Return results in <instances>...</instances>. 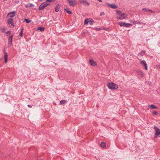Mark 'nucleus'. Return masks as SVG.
<instances>
[{
  "label": "nucleus",
  "instance_id": "1",
  "mask_svg": "<svg viewBox=\"0 0 160 160\" xmlns=\"http://www.w3.org/2000/svg\"><path fill=\"white\" fill-rule=\"evenodd\" d=\"M117 13L119 15V17L117 18V19H123L125 18L127 16L126 14L119 11H117Z\"/></svg>",
  "mask_w": 160,
  "mask_h": 160
},
{
  "label": "nucleus",
  "instance_id": "2",
  "mask_svg": "<svg viewBox=\"0 0 160 160\" xmlns=\"http://www.w3.org/2000/svg\"><path fill=\"white\" fill-rule=\"evenodd\" d=\"M107 86L109 88L112 90L116 89L118 88V86L112 82L108 83L107 85Z\"/></svg>",
  "mask_w": 160,
  "mask_h": 160
},
{
  "label": "nucleus",
  "instance_id": "3",
  "mask_svg": "<svg viewBox=\"0 0 160 160\" xmlns=\"http://www.w3.org/2000/svg\"><path fill=\"white\" fill-rule=\"evenodd\" d=\"M49 5L50 4L47 3V2H43L39 6L38 9L39 10H42L45 7Z\"/></svg>",
  "mask_w": 160,
  "mask_h": 160
},
{
  "label": "nucleus",
  "instance_id": "4",
  "mask_svg": "<svg viewBox=\"0 0 160 160\" xmlns=\"http://www.w3.org/2000/svg\"><path fill=\"white\" fill-rule=\"evenodd\" d=\"M153 128L155 131V132L154 134V137L155 138H157L160 134V130L159 128L156 126H154Z\"/></svg>",
  "mask_w": 160,
  "mask_h": 160
},
{
  "label": "nucleus",
  "instance_id": "5",
  "mask_svg": "<svg viewBox=\"0 0 160 160\" xmlns=\"http://www.w3.org/2000/svg\"><path fill=\"white\" fill-rule=\"evenodd\" d=\"M13 21V18H9L8 19V24L9 27L11 28H14V26Z\"/></svg>",
  "mask_w": 160,
  "mask_h": 160
},
{
  "label": "nucleus",
  "instance_id": "6",
  "mask_svg": "<svg viewBox=\"0 0 160 160\" xmlns=\"http://www.w3.org/2000/svg\"><path fill=\"white\" fill-rule=\"evenodd\" d=\"M68 2L69 5L72 7H74L77 4V1L76 0H67Z\"/></svg>",
  "mask_w": 160,
  "mask_h": 160
},
{
  "label": "nucleus",
  "instance_id": "7",
  "mask_svg": "<svg viewBox=\"0 0 160 160\" xmlns=\"http://www.w3.org/2000/svg\"><path fill=\"white\" fill-rule=\"evenodd\" d=\"M79 1L81 4H82L85 6H89L90 5V3L86 0H79Z\"/></svg>",
  "mask_w": 160,
  "mask_h": 160
},
{
  "label": "nucleus",
  "instance_id": "8",
  "mask_svg": "<svg viewBox=\"0 0 160 160\" xmlns=\"http://www.w3.org/2000/svg\"><path fill=\"white\" fill-rule=\"evenodd\" d=\"M16 12V11H13L11 12H9L7 16V17H9L10 18H13L14 17Z\"/></svg>",
  "mask_w": 160,
  "mask_h": 160
},
{
  "label": "nucleus",
  "instance_id": "9",
  "mask_svg": "<svg viewBox=\"0 0 160 160\" xmlns=\"http://www.w3.org/2000/svg\"><path fill=\"white\" fill-rule=\"evenodd\" d=\"M140 63L143 65V66L144 67L145 69L146 70H147L148 69V65L147 64V63L146 61L144 60H142L141 61Z\"/></svg>",
  "mask_w": 160,
  "mask_h": 160
},
{
  "label": "nucleus",
  "instance_id": "10",
  "mask_svg": "<svg viewBox=\"0 0 160 160\" xmlns=\"http://www.w3.org/2000/svg\"><path fill=\"white\" fill-rule=\"evenodd\" d=\"M12 38H13V36L11 35L9 37L8 39V45L11 46L12 44Z\"/></svg>",
  "mask_w": 160,
  "mask_h": 160
},
{
  "label": "nucleus",
  "instance_id": "11",
  "mask_svg": "<svg viewBox=\"0 0 160 160\" xmlns=\"http://www.w3.org/2000/svg\"><path fill=\"white\" fill-rule=\"evenodd\" d=\"M89 63L92 66H94L97 65V63L93 59L89 60Z\"/></svg>",
  "mask_w": 160,
  "mask_h": 160
},
{
  "label": "nucleus",
  "instance_id": "12",
  "mask_svg": "<svg viewBox=\"0 0 160 160\" xmlns=\"http://www.w3.org/2000/svg\"><path fill=\"white\" fill-rule=\"evenodd\" d=\"M136 72L141 77L143 78L144 77L143 74L142 72L140 71L137 70Z\"/></svg>",
  "mask_w": 160,
  "mask_h": 160
},
{
  "label": "nucleus",
  "instance_id": "13",
  "mask_svg": "<svg viewBox=\"0 0 160 160\" xmlns=\"http://www.w3.org/2000/svg\"><path fill=\"white\" fill-rule=\"evenodd\" d=\"M108 5L110 7L112 8L116 9L118 8V6L116 5L115 4H109Z\"/></svg>",
  "mask_w": 160,
  "mask_h": 160
},
{
  "label": "nucleus",
  "instance_id": "14",
  "mask_svg": "<svg viewBox=\"0 0 160 160\" xmlns=\"http://www.w3.org/2000/svg\"><path fill=\"white\" fill-rule=\"evenodd\" d=\"M142 10L143 11L146 12H154L148 8H143L142 9Z\"/></svg>",
  "mask_w": 160,
  "mask_h": 160
},
{
  "label": "nucleus",
  "instance_id": "15",
  "mask_svg": "<svg viewBox=\"0 0 160 160\" xmlns=\"http://www.w3.org/2000/svg\"><path fill=\"white\" fill-rule=\"evenodd\" d=\"M90 20H92V19L90 18L86 19L84 22V24H88V23L90 22Z\"/></svg>",
  "mask_w": 160,
  "mask_h": 160
},
{
  "label": "nucleus",
  "instance_id": "16",
  "mask_svg": "<svg viewBox=\"0 0 160 160\" xmlns=\"http://www.w3.org/2000/svg\"><path fill=\"white\" fill-rule=\"evenodd\" d=\"M148 108H151L152 109H157L158 108L154 104H152L148 106Z\"/></svg>",
  "mask_w": 160,
  "mask_h": 160
},
{
  "label": "nucleus",
  "instance_id": "17",
  "mask_svg": "<svg viewBox=\"0 0 160 160\" xmlns=\"http://www.w3.org/2000/svg\"><path fill=\"white\" fill-rule=\"evenodd\" d=\"M4 57L5 58V62L6 63L7 62L8 60V54L7 52H5V55L4 56Z\"/></svg>",
  "mask_w": 160,
  "mask_h": 160
},
{
  "label": "nucleus",
  "instance_id": "18",
  "mask_svg": "<svg viewBox=\"0 0 160 160\" xmlns=\"http://www.w3.org/2000/svg\"><path fill=\"white\" fill-rule=\"evenodd\" d=\"M60 6L59 4H57L55 8V11L56 12H58L59 10Z\"/></svg>",
  "mask_w": 160,
  "mask_h": 160
},
{
  "label": "nucleus",
  "instance_id": "19",
  "mask_svg": "<svg viewBox=\"0 0 160 160\" xmlns=\"http://www.w3.org/2000/svg\"><path fill=\"white\" fill-rule=\"evenodd\" d=\"M67 102V101L66 100H61L60 102V104L62 105L65 104Z\"/></svg>",
  "mask_w": 160,
  "mask_h": 160
},
{
  "label": "nucleus",
  "instance_id": "20",
  "mask_svg": "<svg viewBox=\"0 0 160 160\" xmlns=\"http://www.w3.org/2000/svg\"><path fill=\"white\" fill-rule=\"evenodd\" d=\"M64 10L68 14H72V12L71 11L69 10L68 8L64 9Z\"/></svg>",
  "mask_w": 160,
  "mask_h": 160
},
{
  "label": "nucleus",
  "instance_id": "21",
  "mask_svg": "<svg viewBox=\"0 0 160 160\" xmlns=\"http://www.w3.org/2000/svg\"><path fill=\"white\" fill-rule=\"evenodd\" d=\"M118 23L120 26L125 27L126 23L123 22H119Z\"/></svg>",
  "mask_w": 160,
  "mask_h": 160
},
{
  "label": "nucleus",
  "instance_id": "22",
  "mask_svg": "<svg viewBox=\"0 0 160 160\" xmlns=\"http://www.w3.org/2000/svg\"><path fill=\"white\" fill-rule=\"evenodd\" d=\"M100 146L102 147L105 148L106 147V145L105 143L104 142H102L101 143Z\"/></svg>",
  "mask_w": 160,
  "mask_h": 160
},
{
  "label": "nucleus",
  "instance_id": "23",
  "mask_svg": "<svg viewBox=\"0 0 160 160\" xmlns=\"http://www.w3.org/2000/svg\"><path fill=\"white\" fill-rule=\"evenodd\" d=\"M45 28L44 27H39L37 28L36 30H44Z\"/></svg>",
  "mask_w": 160,
  "mask_h": 160
},
{
  "label": "nucleus",
  "instance_id": "24",
  "mask_svg": "<svg viewBox=\"0 0 160 160\" xmlns=\"http://www.w3.org/2000/svg\"><path fill=\"white\" fill-rule=\"evenodd\" d=\"M24 21H25L27 23H29L31 22V20H30L29 19H24Z\"/></svg>",
  "mask_w": 160,
  "mask_h": 160
},
{
  "label": "nucleus",
  "instance_id": "25",
  "mask_svg": "<svg viewBox=\"0 0 160 160\" xmlns=\"http://www.w3.org/2000/svg\"><path fill=\"white\" fill-rule=\"evenodd\" d=\"M132 25L131 24L129 23H126L125 27H129Z\"/></svg>",
  "mask_w": 160,
  "mask_h": 160
},
{
  "label": "nucleus",
  "instance_id": "26",
  "mask_svg": "<svg viewBox=\"0 0 160 160\" xmlns=\"http://www.w3.org/2000/svg\"><path fill=\"white\" fill-rule=\"evenodd\" d=\"M145 51H142L139 53V55L140 56H142L143 55L145 54Z\"/></svg>",
  "mask_w": 160,
  "mask_h": 160
},
{
  "label": "nucleus",
  "instance_id": "27",
  "mask_svg": "<svg viewBox=\"0 0 160 160\" xmlns=\"http://www.w3.org/2000/svg\"><path fill=\"white\" fill-rule=\"evenodd\" d=\"M90 22H89L88 23V24L90 25H92L93 24V22H94L93 20L92 19V20H90Z\"/></svg>",
  "mask_w": 160,
  "mask_h": 160
},
{
  "label": "nucleus",
  "instance_id": "28",
  "mask_svg": "<svg viewBox=\"0 0 160 160\" xmlns=\"http://www.w3.org/2000/svg\"><path fill=\"white\" fill-rule=\"evenodd\" d=\"M153 114L155 115H157L158 114V112L157 111H154L153 112Z\"/></svg>",
  "mask_w": 160,
  "mask_h": 160
},
{
  "label": "nucleus",
  "instance_id": "29",
  "mask_svg": "<svg viewBox=\"0 0 160 160\" xmlns=\"http://www.w3.org/2000/svg\"><path fill=\"white\" fill-rule=\"evenodd\" d=\"M11 31H8L7 32H6V34L7 35H9L11 34Z\"/></svg>",
  "mask_w": 160,
  "mask_h": 160
},
{
  "label": "nucleus",
  "instance_id": "30",
  "mask_svg": "<svg viewBox=\"0 0 160 160\" xmlns=\"http://www.w3.org/2000/svg\"><path fill=\"white\" fill-rule=\"evenodd\" d=\"M30 3H28L26 5L25 7L26 8H28L30 7Z\"/></svg>",
  "mask_w": 160,
  "mask_h": 160
},
{
  "label": "nucleus",
  "instance_id": "31",
  "mask_svg": "<svg viewBox=\"0 0 160 160\" xmlns=\"http://www.w3.org/2000/svg\"><path fill=\"white\" fill-rule=\"evenodd\" d=\"M156 67L157 68L160 69V65L158 64L156 65Z\"/></svg>",
  "mask_w": 160,
  "mask_h": 160
},
{
  "label": "nucleus",
  "instance_id": "32",
  "mask_svg": "<svg viewBox=\"0 0 160 160\" xmlns=\"http://www.w3.org/2000/svg\"><path fill=\"white\" fill-rule=\"evenodd\" d=\"M22 31H21V32H20V35L22 37Z\"/></svg>",
  "mask_w": 160,
  "mask_h": 160
},
{
  "label": "nucleus",
  "instance_id": "33",
  "mask_svg": "<svg viewBox=\"0 0 160 160\" xmlns=\"http://www.w3.org/2000/svg\"><path fill=\"white\" fill-rule=\"evenodd\" d=\"M105 14V13L103 12H102L100 13V16H102L104 15Z\"/></svg>",
  "mask_w": 160,
  "mask_h": 160
},
{
  "label": "nucleus",
  "instance_id": "34",
  "mask_svg": "<svg viewBox=\"0 0 160 160\" xmlns=\"http://www.w3.org/2000/svg\"><path fill=\"white\" fill-rule=\"evenodd\" d=\"M28 106L29 108H31L32 107V105H30V104H28Z\"/></svg>",
  "mask_w": 160,
  "mask_h": 160
},
{
  "label": "nucleus",
  "instance_id": "35",
  "mask_svg": "<svg viewBox=\"0 0 160 160\" xmlns=\"http://www.w3.org/2000/svg\"><path fill=\"white\" fill-rule=\"evenodd\" d=\"M130 22H132L133 23V24H135L136 23L135 22V21H130Z\"/></svg>",
  "mask_w": 160,
  "mask_h": 160
},
{
  "label": "nucleus",
  "instance_id": "36",
  "mask_svg": "<svg viewBox=\"0 0 160 160\" xmlns=\"http://www.w3.org/2000/svg\"><path fill=\"white\" fill-rule=\"evenodd\" d=\"M30 7H33L34 6V5L33 4H31V3H30Z\"/></svg>",
  "mask_w": 160,
  "mask_h": 160
},
{
  "label": "nucleus",
  "instance_id": "37",
  "mask_svg": "<svg viewBox=\"0 0 160 160\" xmlns=\"http://www.w3.org/2000/svg\"><path fill=\"white\" fill-rule=\"evenodd\" d=\"M46 1L49 2H51L52 0H47Z\"/></svg>",
  "mask_w": 160,
  "mask_h": 160
},
{
  "label": "nucleus",
  "instance_id": "38",
  "mask_svg": "<svg viewBox=\"0 0 160 160\" xmlns=\"http://www.w3.org/2000/svg\"><path fill=\"white\" fill-rule=\"evenodd\" d=\"M53 33H58V32H57L55 30V31H54V32H53ZM58 33H60L61 32H58Z\"/></svg>",
  "mask_w": 160,
  "mask_h": 160
},
{
  "label": "nucleus",
  "instance_id": "39",
  "mask_svg": "<svg viewBox=\"0 0 160 160\" xmlns=\"http://www.w3.org/2000/svg\"><path fill=\"white\" fill-rule=\"evenodd\" d=\"M98 0L100 2H102V0Z\"/></svg>",
  "mask_w": 160,
  "mask_h": 160
},
{
  "label": "nucleus",
  "instance_id": "40",
  "mask_svg": "<svg viewBox=\"0 0 160 160\" xmlns=\"http://www.w3.org/2000/svg\"><path fill=\"white\" fill-rule=\"evenodd\" d=\"M2 30H5V28H3Z\"/></svg>",
  "mask_w": 160,
  "mask_h": 160
},
{
  "label": "nucleus",
  "instance_id": "41",
  "mask_svg": "<svg viewBox=\"0 0 160 160\" xmlns=\"http://www.w3.org/2000/svg\"><path fill=\"white\" fill-rule=\"evenodd\" d=\"M43 0H40V2H42V1H43Z\"/></svg>",
  "mask_w": 160,
  "mask_h": 160
},
{
  "label": "nucleus",
  "instance_id": "42",
  "mask_svg": "<svg viewBox=\"0 0 160 160\" xmlns=\"http://www.w3.org/2000/svg\"><path fill=\"white\" fill-rule=\"evenodd\" d=\"M82 33L84 34L85 33V32H83Z\"/></svg>",
  "mask_w": 160,
  "mask_h": 160
},
{
  "label": "nucleus",
  "instance_id": "43",
  "mask_svg": "<svg viewBox=\"0 0 160 160\" xmlns=\"http://www.w3.org/2000/svg\"><path fill=\"white\" fill-rule=\"evenodd\" d=\"M23 30V28H22V29L21 30Z\"/></svg>",
  "mask_w": 160,
  "mask_h": 160
},
{
  "label": "nucleus",
  "instance_id": "44",
  "mask_svg": "<svg viewBox=\"0 0 160 160\" xmlns=\"http://www.w3.org/2000/svg\"><path fill=\"white\" fill-rule=\"evenodd\" d=\"M3 31V32H4V31H4V30H3L2 31Z\"/></svg>",
  "mask_w": 160,
  "mask_h": 160
},
{
  "label": "nucleus",
  "instance_id": "45",
  "mask_svg": "<svg viewBox=\"0 0 160 160\" xmlns=\"http://www.w3.org/2000/svg\"><path fill=\"white\" fill-rule=\"evenodd\" d=\"M40 31L42 32V31H43L42 30V31Z\"/></svg>",
  "mask_w": 160,
  "mask_h": 160
},
{
  "label": "nucleus",
  "instance_id": "46",
  "mask_svg": "<svg viewBox=\"0 0 160 160\" xmlns=\"http://www.w3.org/2000/svg\"><path fill=\"white\" fill-rule=\"evenodd\" d=\"M43 160V159H42V160Z\"/></svg>",
  "mask_w": 160,
  "mask_h": 160
}]
</instances>
